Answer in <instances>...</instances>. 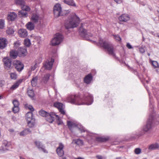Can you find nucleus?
Segmentation results:
<instances>
[{
  "label": "nucleus",
  "instance_id": "obj_44",
  "mask_svg": "<svg viewBox=\"0 0 159 159\" xmlns=\"http://www.w3.org/2000/svg\"><path fill=\"white\" fill-rule=\"evenodd\" d=\"M19 107H14L12 108V111L14 113L18 112L19 111Z\"/></svg>",
  "mask_w": 159,
  "mask_h": 159
},
{
  "label": "nucleus",
  "instance_id": "obj_39",
  "mask_svg": "<svg viewBox=\"0 0 159 159\" xmlns=\"http://www.w3.org/2000/svg\"><path fill=\"white\" fill-rule=\"evenodd\" d=\"M27 93L28 96L30 98H33L34 95V91L32 89L28 90L27 91Z\"/></svg>",
  "mask_w": 159,
  "mask_h": 159
},
{
  "label": "nucleus",
  "instance_id": "obj_21",
  "mask_svg": "<svg viewBox=\"0 0 159 159\" xmlns=\"http://www.w3.org/2000/svg\"><path fill=\"white\" fill-rule=\"evenodd\" d=\"M18 33L20 36L22 38L26 37L28 35L26 30L23 29L19 30L18 31Z\"/></svg>",
  "mask_w": 159,
  "mask_h": 159
},
{
  "label": "nucleus",
  "instance_id": "obj_63",
  "mask_svg": "<svg viewBox=\"0 0 159 159\" xmlns=\"http://www.w3.org/2000/svg\"><path fill=\"white\" fill-rule=\"evenodd\" d=\"M62 159H66V157H62Z\"/></svg>",
  "mask_w": 159,
  "mask_h": 159
},
{
  "label": "nucleus",
  "instance_id": "obj_56",
  "mask_svg": "<svg viewBox=\"0 0 159 159\" xmlns=\"http://www.w3.org/2000/svg\"><path fill=\"white\" fill-rule=\"evenodd\" d=\"M123 0H114L115 1L117 4H120L122 3Z\"/></svg>",
  "mask_w": 159,
  "mask_h": 159
},
{
  "label": "nucleus",
  "instance_id": "obj_36",
  "mask_svg": "<svg viewBox=\"0 0 159 159\" xmlns=\"http://www.w3.org/2000/svg\"><path fill=\"white\" fill-rule=\"evenodd\" d=\"M145 131H143V130L142 129L138 133H137L136 134V136L135 137V138H139V137L142 136L145 133Z\"/></svg>",
  "mask_w": 159,
  "mask_h": 159
},
{
  "label": "nucleus",
  "instance_id": "obj_47",
  "mask_svg": "<svg viewBox=\"0 0 159 159\" xmlns=\"http://www.w3.org/2000/svg\"><path fill=\"white\" fill-rule=\"evenodd\" d=\"M20 44V42L18 41L14 43V48L15 49H17Z\"/></svg>",
  "mask_w": 159,
  "mask_h": 159
},
{
  "label": "nucleus",
  "instance_id": "obj_50",
  "mask_svg": "<svg viewBox=\"0 0 159 159\" xmlns=\"http://www.w3.org/2000/svg\"><path fill=\"white\" fill-rule=\"evenodd\" d=\"M114 38L116 40L118 41H120L121 40V39L120 36L118 35H114Z\"/></svg>",
  "mask_w": 159,
  "mask_h": 159
},
{
  "label": "nucleus",
  "instance_id": "obj_12",
  "mask_svg": "<svg viewBox=\"0 0 159 159\" xmlns=\"http://www.w3.org/2000/svg\"><path fill=\"white\" fill-rule=\"evenodd\" d=\"M3 61L5 69L9 70L11 68V61L10 58H5L3 59Z\"/></svg>",
  "mask_w": 159,
  "mask_h": 159
},
{
  "label": "nucleus",
  "instance_id": "obj_1",
  "mask_svg": "<svg viewBox=\"0 0 159 159\" xmlns=\"http://www.w3.org/2000/svg\"><path fill=\"white\" fill-rule=\"evenodd\" d=\"M39 114L41 116L45 117L46 120L50 123H52L55 120V119L59 121L57 123L58 125L61 124V121L60 120V117L54 112H51L50 113H48L46 111L41 110L39 111Z\"/></svg>",
  "mask_w": 159,
  "mask_h": 159
},
{
  "label": "nucleus",
  "instance_id": "obj_42",
  "mask_svg": "<svg viewBox=\"0 0 159 159\" xmlns=\"http://www.w3.org/2000/svg\"><path fill=\"white\" fill-rule=\"evenodd\" d=\"M14 107H19V102L16 100H14L13 101Z\"/></svg>",
  "mask_w": 159,
  "mask_h": 159
},
{
  "label": "nucleus",
  "instance_id": "obj_27",
  "mask_svg": "<svg viewBox=\"0 0 159 159\" xmlns=\"http://www.w3.org/2000/svg\"><path fill=\"white\" fill-rule=\"evenodd\" d=\"M109 139V137H97L96 138V141L99 142H105Z\"/></svg>",
  "mask_w": 159,
  "mask_h": 159
},
{
  "label": "nucleus",
  "instance_id": "obj_28",
  "mask_svg": "<svg viewBox=\"0 0 159 159\" xmlns=\"http://www.w3.org/2000/svg\"><path fill=\"white\" fill-rule=\"evenodd\" d=\"M50 75L49 74H47L45 75L42 78V81L44 84H46L49 79Z\"/></svg>",
  "mask_w": 159,
  "mask_h": 159
},
{
  "label": "nucleus",
  "instance_id": "obj_41",
  "mask_svg": "<svg viewBox=\"0 0 159 159\" xmlns=\"http://www.w3.org/2000/svg\"><path fill=\"white\" fill-rule=\"evenodd\" d=\"M152 64L155 68H159V64L157 61H153L152 62Z\"/></svg>",
  "mask_w": 159,
  "mask_h": 159
},
{
  "label": "nucleus",
  "instance_id": "obj_14",
  "mask_svg": "<svg viewBox=\"0 0 159 159\" xmlns=\"http://www.w3.org/2000/svg\"><path fill=\"white\" fill-rule=\"evenodd\" d=\"M54 60L53 58H51L50 61L47 60L43 64V67L47 70H50L52 68Z\"/></svg>",
  "mask_w": 159,
  "mask_h": 159
},
{
  "label": "nucleus",
  "instance_id": "obj_15",
  "mask_svg": "<svg viewBox=\"0 0 159 159\" xmlns=\"http://www.w3.org/2000/svg\"><path fill=\"white\" fill-rule=\"evenodd\" d=\"M64 147V146L62 143H60L58 147L56 149L57 153L60 157L62 156L64 154V152L63 150Z\"/></svg>",
  "mask_w": 159,
  "mask_h": 159
},
{
  "label": "nucleus",
  "instance_id": "obj_45",
  "mask_svg": "<svg viewBox=\"0 0 159 159\" xmlns=\"http://www.w3.org/2000/svg\"><path fill=\"white\" fill-rule=\"evenodd\" d=\"M141 150L140 148H136L134 149V152L136 154H139L141 153Z\"/></svg>",
  "mask_w": 159,
  "mask_h": 159
},
{
  "label": "nucleus",
  "instance_id": "obj_22",
  "mask_svg": "<svg viewBox=\"0 0 159 159\" xmlns=\"http://www.w3.org/2000/svg\"><path fill=\"white\" fill-rule=\"evenodd\" d=\"M93 80V77L91 74L86 75L84 78V82L87 84H89Z\"/></svg>",
  "mask_w": 159,
  "mask_h": 159
},
{
  "label": "nucleus",
  "instance_id": "obj_3",
  "mask_svg": "<svg viewBox=\"0 0 159 159\" xmlns=\"http://www.w3.org/2000/svg\"><path fill=\"white\" fill-rule=\"evenodd\" d=\"M99 43L101 46L104 49L107 50L108 53L113 57H116V55L114 52V49L112 45L108 42L105 41L102 39L100 38L99 40Z\"/></svg>",
  "mask_w": 159,
  "mask_h": 159
},
{
  "label": "nucleus",
  "instance_id": "obj_7",
  "mask_svg": "<svg viewBox=\"0 0 159 159\" xmlns=\"http://www.w3.org/2000/svg\"><path fill=\"white\" fill-rule=\"evenodd\" d=\"M79 32L80 34L81 37L84 39L88 40V38L89 37L92 36V34L90 33H87V30L84 29L82 26L80 27L79 29Z\"/></svg>",
  "mask_w": 159,
  "mask_h": 159
},
{
  "label": "nucleus",
  "instance_id": "obj_60",
  "mask_svg": "<svg viewBox=\"0 0 159 159\" xmlns=\"http://www.w3.org/2000/svg\"><path fill=\"white\" fill-rule=\"evenodd\" d=\"M9 131L11 132H13L14 131V130L13 129H9Z\"/></svg>",
  "mask_w": 159,
  "mask_h": 159
},
{
  "label": "nucleus",
  "instance_id": "obj_48",
  "mask_svg": "<svg viewBox=\"0 0 159 159\" xmlns=\"http://www.w3.org/2000/svg\"><path fill=\"white\" fill-rule=\"evenodd\" d=\"M22 9L24 10L25 11H29L30 10V8L27 6H25L23 7H22Z\"/></svg>",
  "mask_w": 159,
  "mask_h": 159
},
{
  "label": "nucleus",
  "instance_id": "obj_59",
  "mask_svg": "<svg viewBox=\"0 0 159 159\" xmlns=\"http://www.w3.org/2000/svg\"><path fill=\"white\" fill-rule=\"evenodd\" d=\"M22 80H23L22 79L19 80L18 81H17L16 82L18 83L19 84V85L22 82Z\"/></svg>",
  "mask_w": 159,
  "mask_h": 159
},
{
  "label": "nucleus",
  "instance_id": "obj_4",
  "mask_svg": "<svg viewBox=\"0 0 159 159\" xmlns=\"http://www.w3.org/2000/svg\"><path fill=\"white\" fill-rule=\"evenodd\" d=\"M67 125L69 129L72 132V128L74 127L77 128L81 133L84 132L86 131L84 128L81 125L77 122L75 123L69 121L67 122Z\"/></svg>",
  "mask_w": 159,
  "mask_h": 159
},
{
  "label": "nucleus",
  "instance_id": "obj_2",
  "mask_svg": "<svg viewBox=\"0 0 159 159\" xmlns=\"http://www.w3.org/2000/svg\"><path fill=\"white\" fill-rule=\"evenodd\" d=\"M80 18L75 14L69 17L68 22L65 24L66 29L76 27L80 23Z\"/></svg>",
  "mask_w": 159,
  "mask_h": 159
},
{
  "label": "nucleus",
  "instance_id": "obj_55",
  "mask_svg": "<svg viewBox=\"0 0 159 159\" xmlns=\"http://www.w3.org/2000/svg\"><path fill=\"white\" fill-rule=\"evenodd\" d=\"M126 47L129 49H132L133 48L132 46L129 43H127Z\"/></svg>",
  "mask_w": 159,
  "mask_h": 159
},
{
  "label": "nucleus",
  "instance_id": "obj_8",
  "mask_svg": "<svg viewBox=\"0 0 159 159\" xmlns=\"http://www.w3.org/2000/svg\"><path fill=\"white\" fill-rule=\"evenodd\" d=\"M61 7L60 4H56L53 7V12L56 17L62 15L61 14Z\"/></svg>",
  "mask_w": 159,
  "mask_h": 159
},
{
  "label": "nucleus",
  "instance_id": "obj_58",
  "mask_svg": "<svg viewBox=\"0 0 159 159\" xmlns=\"http://www.w3.org/2000/svg\"><path fill=\"white\" fill-rule=\"evenodd\" d=\"M30 69H31V70L30 71H33V70H34L35 69V67H34V66H32L31 67Z\"/></svg>",
  "mask_w": 159,
  "mask_h": 159
},
{
  "label": "nucleus",
  "instance_id": "obj_52",
  "mask_svg": "<svg viewBox=\"0 0 159 159\" xmlns=\"http://www.w3.org/2000/svg\"><path fill=\"white\" fill-rule=\"evenodd\" d=\"M3 145L5 147L9 146L8 142L7 140H4L2 142Z\"/></svg>",
  "mask_w": 159,
  "mask_h": 159
},
{
  "label": "nucleus",
  "instance_id": "obj_29",
  "mask_svg": "<svg viewBox=\"0 0 159 159\" xmlns=\"http://www.w3.org/2000/svg\"><path fill=\"white\" fill-rule=\"evenodd\" d=\"M39 16L36 14H33L32 15L31 20L32 22L34 23H36L38 21Z\"/></svg>",
  "mask_w": 159,
  "mask_h": 159
},
{
  "label": "nucleus",
  "instance_id": "obj_57",
  "mask_svg": "<svg viewBox=\"0 0 159 159\" xmlns=\"http://www.w3.org/2000/svg\"><path fill=\"white\" fill-rule=\"evenodd\" d=\"M149 107L151 109V111H153V106L152 105V104H151V103L150 101V104L149 105Z\"/></svg>",
  "mask_w": 159,
  "mask_h": 159
},
{
  "label": "nucleus",
  "instance_id": "obj_37",
  "mask_svg": "<svg viewBox=\"0 0 159 159\" xmlns=\"http://www.w3.org/2000/svg\"><path fill=\"white\" fill-rule=\"evenodd\" d=\"M24 43L25 46L29 47L31 45L30 40L29 39H25L24 40Z\"/></svg>",
  "mask_w": 159,
  "mask_h": 159
},
{
  "label": "nucleus",
  "instance_id": "obj_34",
  "mask_svg": "<svg viewBox=\"0 0 159 159\" xmlns=\"http://www.w3.org/2000/svg\"><path fill=\"white\" fill-rule=\"evenodd\" d=\"M73 142L77 145H83V141L82 140L80 139H74Z\"/></svg>",
  "mask_w": 159,
  "mask_h": 159
},
{
  "label": "nucleus",
  "instance_id": "obj_54",
  "mask_svg": "<svg viewBox=\"0 0 159 159\" xmlns=\"http://www.w3.org/2000/svg\"><path fill=\"white\" fill-rule=\"evenodd\" d=\"M5 84V81L3 80H0V86L2 87Z\"/></svg>",
  "mask_w": 159,
  "mask_h": 159
},
{
  "label": "nucleus",
  "instance_id": "obj_53",
  "mask_svg": "<svg viewBox=\"0 0 159 159\" xmlns=\"http://www.w3.org/2000/svg\"><path fill=\"white\" fill-rule=\"evenodd\" d=\"M139 52L142 53H143L145 52V49L143 47H141L139 49Z\"/></svg>",
  "mask_w": 159,
  "mask_h": 159
},
{
  "label": "nucleus",
  "instance_id": "obj_35",
  "mask_svg": "<svg viewBox=\"0 0 159 159\" xmlns=\"http://www.w3.org/2000/svg\"><path fill=\"white\" fill-rule=\"evenodd\" d=\"M16 3L17 5H20L23 7L25 5V2L23 0H17Z\"/></svg>",
  "mask_w": 159,
  "mask_h": 159
},
{
  "label": "nucleus",
  "instance_id": "obj_23",
  "mask_svg": "<svg viewBox=\"0 0 159 159\" xmlns=\"http://www.w3.org/2000/svg\"><path fill=\"white\" fill-rule=\"evenodd\" d=\"M18 53L17 51L12 50L10 52V56L11 58L12 59H16L18 56Z\"/></svg>",
  "mask_w": 159,
  "mask_h": 159
},
{
  "label": "nucleus",
  "instance_id": "obj_32",
  "mask_svg": "<svg viewBox=\"0 0 159 159\" xmlns=\"http://www.w3.org/2000/svg\"><path fill=\"white\" fill-rule=\"evenodd\" d=\"M18 15L20 17H26L27 16V13L22 9L19 12Z\"/></svg>",
  "mask_w": 159,
  "mask_h": 159
},
{
  "label": "nucleus",
  "instance_id": "obj_49",
  "mask_svg": "<svg viewBox=\"0 0 159 159\" xmlns=\"http://www.w3.org/2000/svg\"><path fill=\"white\" fill-rule=\"evenodd\" d=\"M96 157L98 159H106V157H103L102 156L100 155H97L96 156Z\"/></svg>",
  "mask_w": 159,
  "mask_h": 159
},
{
  "label": "nucleus",
  "instance_id": "obj_6",
  "mask_svg": "<svg viewBox=\"0 0 159 159\" xmlns=\"http://www.w3.org/2000/svg\"><path fill=\"white\" fill-rule=\"evenodd\" d=\"M26 118L29 127H33L34 124L35 120L32 112H29L26 115Z\"/></svg>",
  "mask_w": 159,
  "mask_h": 159
},
{
  "label": "nucleus",
  "instance_id": "obj_17",
  "mask_svg": "<svg viewBox=\"0 0 159 159\" xmlns=\"http://www.w3.org/2000/svg\"><path fill=\"white\" fill-rule=\"evenodd\" d=\"M18 53V56L20 57H24L26 55L27 52V49L26 47H20L18 48L17 51Z\"/></svg>",
  "mask_w": 159,
  "mask_h": 159
},
{
  "label": "nucleus",
  "instance_id": "obj_24",
  "mask_svg": "<svg viewBox=\"0 0 159 159\" xmlns=\"http://www.w3.org/2000/svg\"><path fill=\"white\" fill-rule=\"evenodd\" d=\"M17 16V14L14 12H10L7 16V18L10 21H14Z\"/></svg>",
  "mask_w": 159,
  "mask_h": 159
},
{
  "label": "nucleus",
  "instance_id": "obj_62",
  "mask_svg": "<svg viewBox=\"0 0 159 159\" xmlns=\"http://www.w3.org/2000/svg\"><path fill=\"white\" fill-rule=\"evenodd\" d=\"M34 67H35V69L37 68V63H35V64L34 65Z\"/></svg>",
  "mask_w": 159,
  "mask_h": 159
},
{
  "label": "nucleus",
  "instance_id": "obj_19",
  "mask_svg": "<svg viewBox=\"0 0 159 159\" xmlns=\"http://www.w3.org/2000/svg\"><path fill=\"white\" fill-rule=\"evenodd\" d=\"M34 143L36 146L39 150L43 151L45 153L48 152L46 150L44 149V146L40 141H36L34 142Z\"/></svg>",
  "mask_w": 159,
  "mask_h": 159
},
{
  "label": "nucleus",
  "instance_id": "obj_25",
  "mask_svg": "<svg viewBox=\"0 0 159 159\" xmlns=\"http://www.w3.org/2000/svg\"><path fill=\"white\" fill-rule=\"evenodd\" d=\"M159 148V144L157 143L152 144L148 147V149L150 150H156Z\"/></svg>",
  "mask_w": 159,
  "mask_h": 159
},
{
  "label": "nucleus",
  "instance_id": "obj_31",
  "mask_svg": "<svg viewBox=\"0 0 159 159\" xmlns=\"http://www.w3.org/2000/svg\"><path fill=\"white\" fill-rule=\"evenodd\" d=\"M30 133H31V131L30 129L29 128H27L20 132V135L21 136H24Z\"/></svg>",
  "mask_w": 159,
  "mask_h": 159
},
{
  "label": "nucleus",
  "instance_id": "obj_40",
  "mask_svg": "<svg viewBox=\"0 0 159 159\" xmlns=\"http://www.w3.org/2000/svg\"><path fill=\"white\" fill-rule=\"evenodd\" d=\"M19 84L18 83H15L10 88L11 89L14 90L19 86Z\"/></svg>",
  "mask_w": 159,
  "mask_h": 159
},
{
  "label": "nucleus",
  "instance_id": "obj_26",
  "mask_svg": "<svg viewBox=\"0 0 159 159\" xmlns=\"http://www.w3.org/2000/svg\"><path fill=\"white\" fill-rule=\"evenodd\" d=\"M63 2L69 6L76 7V5L73 0H62Z\"/></svg>",
  "mask_w": 159,
  "mask_h": 159
},
{
  "label": "nucleus",
  "instance_id": "obj_11",
  "mask_svg": "<svg viewBox=\"0 0 159 159\" xmlns=\"http://www.w3.org/2000/svg\"><path fill=\"white\" fill-rule=\"evenodd\" d=\"M13 65L16 70L18 72L21 71L24 69V66L20 61H14L13 62Z\"/></svg>",
  "mask_w": 159,
  "mask_h": 159
},
{
  "label": "nucleus",
  "instance_id": "obj_16",
  "mask_svg": "<svg viewBox=\"0 0 159 159\" xmlns=\"http://www.w3.org/2000/svg\"><path fill=\"white\" fill-rule=\"evenodd\" d=\"M54 106L57 108L61 114L64 115L65 112L63 109V104L59 102H55L53 104Z\"/></svg>",
  "mask_w": 159,
  "mask_h": 159
},
{
  "label": "nucleus",
  "instance_id": "obj_13",
  "mask_svg": "<svg viewBox=\"0 0 159 159\" xmlns=\"http://www.w3.org/2000/svg\"><path fill=\"white\" fill-rule=\"evenodd\" d=\"M79 97L75 95H71L68 97V101L70 103L77 104V102L79 100Z\"/></svg>",
  "mask_w": 159,
  "mask_h": 159
},
{
  "label": "nucleus",
  "instance_id": "obj_46",
  "mask_svg": "<svg viewBox=\"0 0 159 159\" xmlns=\"http://www.w3.org/2000/svg\"><path fill=\"white\" fill-rule=\"evenodd\" d=\"M11 78L13 79H16L17 78V75L15 73H11L10 74Z\"/></svg>",
  "mask_w": 159,
  "mask_h": 159
},
{
  "label": "nucleus",
  "instance_id": "obj_51",
  "mask_svg": "<svg viewBox=\"0 0 159 159\" xmlns=\"http://www.w3.org/2000/svg\"><path fill=\"white\" fill-rule=\"evenodd\" d=\"M27 107L31 111L30 112H32V111H34V109L32 105H29Z\"/></svg>",
  "mask_w": 159,
  "mask_h": 159
},
{
  "label": "nucleus",
  "instance_id": "obj_20",
  "mask_svg": "<svg viewBox=\"0 0 159 159\" xmlns=\"http://www.w3.org/2000/svg\"><path fill=\"white\" fill-rule=\"evenodd\" d=\"M118 19L121 22H126L130 19V17L128 14H124L119 17Z\"/></svg>",
  "mask_w": 159,
  "mask_h": 159
},
{
  "label": "nucleus",
  "instance_id": "obj_30",
  "mask_svg": "<svg viewBox=\"0 0 159 159\" xmlns=\"http://www.w3.org/2000/svg\"><path fill=\"white\" fill-rule=\"evenodd\" d=\"M27 28L29 30L31 31L34 29V25L31 22H29L26 25Z\"/></svg>",
  "mask_w": 159,
  "mask_h": 159
},
{
  "label": "nucleus",
  "instance_id": "obj_5",
  "mask_svg": "<svg viewBox=\"0 0 159 159\" xmlns=\"http://www.w3.org/2000/svg\"><path fill=\"white\" fill-rule=\"evenodd\" d=\"M63 36L61 34L57 33L52 40V45L56 46L60 44L63 41Z\"/></svg>",
  "mask_w": 159,
  "mask_h": 159
},
{
  "label": "nucleus",
  "instance_id": "obj_43",
  "mask_svg": "<svg viewBox=\"0 0 159 159\" xmlns=\"http://www.w3.org/2000/svg\"><path fill=\"white\" fill-rule=\"evenodd\" d=\"M4 26V20H3L0 19V29H3Z\"/></svg>",
  "mask_w": 159,
  "mask_h": 159
},
{
  "label": "nucleus",
  "instance_id": "obj_9",
  "mask_svg": "<svg viewBox=\"0 0 159 159\" xmlns=\"http://www.w3.org/2000/svg\"><path fill=\"white\" fill-rule=\"evenodd\" d=\"M83 100L85 102V104L90 105L93 102V98L91 94L88 93H85L83 97Z\"/></svg>",
  "mask_w": 159,
  "mask_h": 159
},
{
  "label": "nucleus",
  "instance_id": "obj_38",
  "mask_svg": "<svg viewBox=\"0 0 159 159\" xmlns=\"http://www.w3.org/2000/svg\"><path fill=\"white\" fill-rule=\"evenodd\" d=\"M14 31L12 27L8 28L7 30V33L8 34H14Z\"/></svg>",
  "mask_w": 159,
  "mask_h": 159
},
{
  "label": "nucleus",
  "instance_id": "obj_10",
  "mask_svg": "<svg viewBox=\"0 0 159 159\" xmlns=\"http://www.w3.org/2000/svg\"><path fill=\"white\" fill-rule=\"evenodd\" d=\"M154 121L153 116L151 115L149 116L146 125L144 126L142 128L145 132L148 131L151 128L152 124Z\"/></svg>",
  "mask_w": 159,
  "mask_h": 159
},
{
  "label": "nucleus",
  "instance_id": "obj_64",
  "mask_svg": "<svg viewBox=\"0 0 159 159\" xmlns=\"http://www.w3.org/2000/svg\"><path fill=\"white\" fill-rule=\"evenodd\" d=\"M157 36L158 37H159V33H157Z\"/></svg>",
  "mask_w": 159,
  "mask_h": 159
},
{
  "label": "nucleus",
  "instance_id": "obj_33",
  "mask_svg": "<svg viewBox=\"0 0 159 159\" xmlns=\"http://www.w3.org/2000/svg\"><path fill=\"white\" fill-rule=\"evenodd\" d=\"M38 77L37 76L33 77L31 82L32 86L33 87H35L37 84Z\"/></svg>",
  "mask_w": 159,
  "mask_h": 159
},
{
  "label": "nucleus",
  "instance_id": "obj_61",
  "mask_svg": "<svg viewBox=\"0 0 159 159\" xmlns=\"http://www.w3.org/2000/svg\"><path fill=\"white\" fill-rule=\"evenodd\" d=\"M75 159H84V158H83L81 157H78L77 158H76Z\"/></svg>",
  "mask_w": 159,
  "mask_h": 159
},
{
  "label": "nucleus",
  "instance_id": "obj_18",
  "mask_svg": "<svg viewBox=\"0 0 159 159\" xmlns=\"http://www.w3.org/2000/svg\"><path fill=\"white\" fill-rule=\"evenodd\" d=\"M8 41L7 40L4 38H0V49L4 48L7 45Z\"/></svg>",
  "mask_w": 159,
  "mask_h": 159
}]
</instances>
